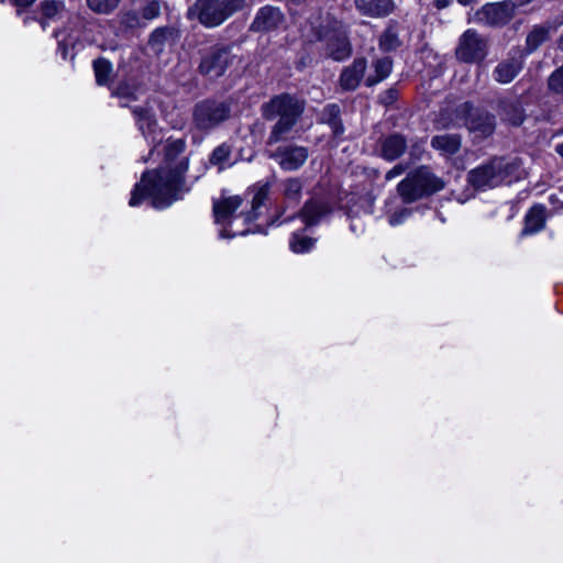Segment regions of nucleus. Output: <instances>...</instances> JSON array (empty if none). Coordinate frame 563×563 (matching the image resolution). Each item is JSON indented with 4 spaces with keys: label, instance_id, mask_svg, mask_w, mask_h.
<instances>
[{
    "label": "nucleus",
    "instance_id": "f257e3e1",
    "mask_svg": "<svg viewBox=\"0 0 563 563\" xmlns=\"http://www.w3.org/2000/svg\"><path fill=\"white\" fill-rule=\"evenodd\" d=\"M185 142L180 139L167 140L164 145V161L158 169L145 172L135 185L129 205L139 206L145 197L152 206L163 209L180 199L189 188L185 183L188 158L183 156Z\"/></svg>",
    "mask_w": 563,
    "mask_h": 563
},
{
    "label": "nucleus",
    "instance_id": "f03ea898",
    "mask_svg": "<svg viewBox=\"0 0 563 563\" xmlns=\"http://www.w3.org/2000/svg\"><path fill=\"white\" fill-rule=\"evenodd\" d=\"M264 196L263 190L258 191L253 198L251 209L247 211L242 210L239 214L235 212L242 206L243 200L241 197L229 196L216 200L213 202L214 221L223 227L220 231V236L231 239L249 233L250 230L246 225L256 219L255 210L262 205Z\"/></svg>",
    "mask_w": 563,
    "mask_h": 563
},
{
    "label": "nucleus",
    "instance_id": "7ed1b4c3",
    "mask_svg": "<svg viewBox=\"0 0 563 563\" xmlns=\"http://www.w3.org/2000/svg\"><path fill=\"white\" fill-rule=\"evenodd\" d=\"M302 112V104L289 95H280L262 106L266 120L278 119L273 125L266 144L273 145L286 139Z\"/></svg>",
    "mask_w": 563,
    "mask_h": 563
},
{
    "label": "nucleus",
    "instance_id": "20e7f679",
    "mask_svg": "<svg viewBox=\"0 0 563 563\" xmlns=\"http://www.w3.org/2000/svg\"><path fill=\"white\" fill-rule=\"evenodd\" d=\"M520 167L518 159L494 157L489 162L472 169L467 174V181L476 189L485 190L501 185Z\"/></svg>",
    "mask_w": 563,
    "mask_h": 563
},
{
    "label": "nucleus",
    "instance_id": "39448f33",
    "mask_svg": "<svg viewBox=\"0 0 563 563\" xmlns=\"http://www.w3.org/2000/svg\"><path fill=\"white\" fill-rule=\"evenodd\" d=\"M444 187L443 181L433 175L426 166H421L411 172L402 179L397 190L402 201L411 203L424 196L441 190Z\"/></svg>",
    "mask_w": 563,
    "mask_h": 563
},
{
    "label": "nucleus",
    "instance_id": "423d86ee",
    "mask_svg": "<svg viewBox=\"0 0 563 563\" xmlns=\"http://www.w3.org/2000/svg\"><path fill=\"white\" fill-rule=\"evenodd\" d=\"M245 0H197L189 9V15H197L208 27L218 26L234 12L245 7Z\"/></svg>",
    "mask_w": 563,
    "mask_h": 563
},
{
    "label": "nucleus",
    "instance_id": "0eeeda50",
    "mask_svg": "<svg viewBox=\"0 0 563 563\" xmlns=\"http://www.w3.org/2000/svg\"><path fill=\"white\" fill-rule=\"evenodd\" d=\"M327 27L319 32L320 40L325 44V55L336 62L349 58L352 54V45L345 26L332 20Z\"/></svg>",
    "mask_w": 563,
    "mask_h": 563
},
{
    "label": "nucleus",
    "instance_id": "6e6552de",
    "mask_svg": "<svg viewBox=\"0 0 563 563\" xmlns=\"http://www.w3.org/2000/svg\"><path fill=\"white\" fill-rule=\"evenodd\" d=\"M230 107L224 102L203 100L195 106L192 119L198 130L209 131L230 117Z\"/></svg>",
    "mask_w": 563,
    "mask_h": 563
},
{
    "label": "nucleus",
    "instance_id": "1a4fd4ad",
    "mask_svg": "<svg viewBox=\"0 0 563 563\" xmlns=\"http://www.w3.org/2000/svg\"><path fill=\"white\" fill-rule=\"evenodd\" d=\"M488 54V41L473 29L466 30L459 38L455 56L462 63H479Z\"/></svg>",
    "mask_w": 563,
    "mask_h": 563
},
{
    "label": "nucleus",
    "instance_id": "9d476101",
    "mask_svg": "<svg viewBox=\"0 0 563 563\" xmlns=\"http://www.w3.org/2000/svg\"><path fill=\"white\" fill-rule=\"evenodd\" d=\"M518 7L511 0L487 3L476 12V18L489 26H504L512 20Z\"/></svg>",
    "mask_w": 563,
    "mask_h": 563
},
{
    "label": "nucleus",
    "instance_id": "9b49d317",
    "mask_svg": "<svg viewBox=\"0 0 563 563\" xmlns=\"http://www.w3.org/2000/svg\"><path fill=\"white\" fill-rule=\"evenodd\" d=\"M232 60L233 55L229 48L223 46H213L203 54L199 65V70L202 75L209 78H218L225 73Z\"/></svg>",
    "mask_w": 563,
    "mask_h": 563
},
{
    "label": "nucleus",
    "instance_id": "f8f14e48",
    "mask_svg": "<svg viewBox=\"0 0 563 563\" xmlns=\"http://www.w3.org/2000/svg\"><path fill=\"white\" fill-rule=\"evenodd\" d=\"M308 156V148L296 144L282 145L268 153V157L274 159L285 172L299 169L307 162Z\"/></svg>",
    "mask_w": 563,
    "mask_h": 563
},
{
    "label": "nucleus",
    "instance_id": "ddd939ff",
    "mask_svg": "<svg viewBox=\"0 0 563 563\" xmlns=\"http://www.w3.org/2000/svg\"><path fill=\"white\" fill-rule=\"evenodd\" d=\"M525 56L519 49H511L505 59H501L493 69L492 76L501 85L511 82L523 69Z\"/></svg>",
    "mask_w": 563,
    "mask_h": 563
},
{
    "label": "nucleus",
    "instance_id": "4468645a",
    "mask_svg": "<svg viewBox=\"0 0 563 563\" xmlns=\"http://www.w3.org/2000/svg\"><path fill=\"white\" fill-rule=\"evenodd\" d=\"M285 22L282 10L274 5H265L258 9L250 26L253 32L268 33L277 30Z\"/></svg>",
    "mask_w": 563,
    "mask_h": 563
},
{
    "label": "nucleus",
    "instance_id": "2eb2a0df",
    "mask_svg": "<svg viewBox=\"0 0 563 563\" xmlns=\"http://www.w3.org/2000/svg\"><path fill=\"white\" fill-rule=\"evenodd\" d=\"M466 125L470 132L475 133L478 137H487L495 131V117L485 111L470 112Z\"/></svg>",
    "mask_w": 563,
    "mask_h": 563
},
{
    "label": "nucleus",
    "instance_id": "dca6fc26",
    "mask_svg": "<svg viewBox=\"0 0 563 563\" xmlns=\"http://www.w3.org/2000/svg\"><path fill=\"white\" fill-rule=\"evenodd\" d=\"M357 11L369 18H384L395 9L393 0H355Z\"/></svg>",
    "mask_w": 563,
    "mask_h": 563
},
{
    "label": "nucleus",
    "instance_id": "f3484780",
    "mask_svg": "<svg viewBox=\"0 0 563 563\" xmlns=\"http://www.w3.org/2000/svg\"><path fill=\"white\" fill-rule=\"evenodd\" d=\"M366 69V59L365 58H356L352 63V65L345 67L340 76V86L344 90H355Z\"/></svg>",
    "mask_w": 563,
    "mask_h": 563
},
{
    "label": "nucleus",
    "instance_id": "a211bd4d",
    "mask_svg": "<svg viewBox=\"0 0 563 563\" xmlns=\"http://www.w3.org/2000/svg\"><path fill=\"white\" fill-rule=\"evenodd\" d=\"M408 144L404 135L394 133L382 140L380 155L384 159L393 162L399 158L407 150Z\"/></svg>",
    "mask_w": 563,
    "mask_h": 563
},
{
    "label": "nucleus",
    "instance_id": "6ab92c4d",
    "mask_svg": "<svg viewBox=\"0 0 563 563\" xmlns=\"http://www.w3.org/2000/svg\"><path fill=\"white\" fill-rule=\"evenodd\" d=\"M554 29L550 24L533 25L526 37L525 53L527 55L536 52L543 43L550 40Z\"/></svg>",
    "mask_w": 563,
    "mask_h": 563
},
{
    "label": "nucleus",
    "instance_id": "aec40b11",
    "mask_svg": "<svg viewBox=\"0 0 563 563\" xmlns=\"http://www.w3.org/2000/svg\"><path fill=\"white\" fill-rule=\"evenodd\" d=\"M331 212L328 203L319 200H311L305 203L300 217L307 227L318 224L322 218Z\"/></svg>",
    "mask_w": 563,
    "mask_h": 563
},
{
    "label": "nucleus",
    "instance_id": "412c9836",
    "mask_svg": "<svg viewBox=\"0 0 563 563\" xmlns=\"http://www.w3.org/2000/svg\"><path fill=\"white\" fill-rule=\"evenodd\" d=\"M499 108V115L503 121L512 125H520L525 121V110L519 101H501Z\"/></svg>",
    "mask_w": 563,
    "mask_h": 563
},
{
    "label": "nucleus",
    "instance_id": "4be33fe9",
    "mask_svg": "<svg viewBox=\"0 0 563 563\" xmlns=\"http://www.w3.org/2000/svg\"><path fill=\"white\" fill-rule=\"evenodd\" d=\"M42 26L45 29L47 22H56L67 15V10L62 0H44L41 3Z\"/></svg>",
    "mask_w": 563,
    "mask_h": 563
},
{
    "label": "nucleus",
    "instance_id": "5701e85b",
    "mask_svg": "<svg viewBox=\"0 0 563 563\" xmlns=\"http://www.w3.org/2000/svg\"><path fill=\"white\" fill-rule=\"evenodd\" d=\"M431 146L442 155L451 156L461 148V137L457 134L435 135L431 140Z\"/></svg>",
    "mask_w": 563,
    "mask_h": 563
},
{
    "label": "nucleus",
    "instance_id": "b1692460",
    "mask_svg": "<svg viewBox=\"0 0 563 563\" xmlns=\"http://www.w3.org/2000/svg\"><path fill=\"white\" fill-rule=\"evenodd\" d=\"M545 223V207L541 205L533 206L525 219L522 235L534 234L541 231Z\"/></svg>",
    "mask_w": 563,
    "mask_h": 563
},
{
    "label": "nucleus",
    "instance_id": "393cba45",
    "mask_svg": "<svg viewBox=\"0 0 563 563\" xmlns=\"http://www.w3.org/2000/svg\"><path fill=\"white\" fill-rule=\"evenodd\" d=\"M232 148L229 144L222 143L218 145L209 156V164L218 168L219 172L224 170L233 165L231 161Z\"/></svg>",
    "mask_w": 563,
    "mask_h": 563
},
{
    "label": "nucleus",
    "instance_id": "a878e982",
    "mask_svg": "<svg viewBox=\"0 0 563 563\" xmlns=\"http://www.w3.org/2000/svg\"><path fill=\"white\" fill-rule=\"evenodd\" d=\"M178 33L174 27H157L151 34L148 45L155 53H161L165 44L169 41H174Z\"/></svg>",
    "mask_w": 563,
    "mask_h": 563
},
{
    "label": "nucleus",
    "instance_id": "bb28decb",
    "mask_svg": "<svg viewBox=\"0 0 563 563\" xmlns=\"http://www.w3.org/2000/svg\"><path fill=\"white\" fill-rule=\"evenodd\" d=\"M375 76H368L366 79L367 86H374L378 84L379 81L386 79L393 68L391 59L388 57L379 58L374 62L373 64Z\"/></svg>",
    "mask_w": 563,
    "mask_h": 563
},
{
    "label": "nucleus",
    "instance_id": "cd10ccee",
    "mask_svg": "<svg viewBox=\"0 0 563 563\" xmlns=\"http://www.w3.org/2000/svg\"><path fill=\"white\" fill-rule=\"evenodd\" d=\"M340 108L336 104H329L323 110V120L331 126L335 135L343 133V125L339 119Z\"/></svg>",
    "mask_w": 563,
    "mask_h": 563
},
{
    "label": "nucleus",
    "instance_id": "c85d7f7f",
    "mask_svg": "<svg viewBox=\"0 0 563 563\" xmlns=\"http://www.w3.org/2000/svg\"><path fill=\"white\" fill-rule=\"evenodd\" d=\"M93 69L97 84L106 85L112 70L111 64L104 58H99L93 62Z\"/></svg>",
    "mask_w": 563,
    "mask_h": 563
},
{
    "label": "nucleus",
    "instance_id": "c756f323",
    "mask_svg": "<svg viewBox=\"0 0 563 563\" xmlns=\"http://www.w3.org/2000/svg\"><path fill=\"white\" fill-rule=\"evenodd\" d=\"M290 249L295 253H305L313 247L314 241L299 233H294L290 239Z\"/></svg>",
    "mask_w": 563,
    "mask_h": 563
},
{
    "label": "nucleus",
    "instance_id": "7c9ffc66",
    "mask_svg": "<svg viewBox=\"0 0 563 563\" xmlns=\"http://www.w3.org/2000/svg\"><path fill=\"white\" fill-rule=\"evenodd\" d=\"M302 184L299 178H288L284 181V195L288 200L297 201L300 197Z\"/></svg>",
    "mask_w": 563,
    "mask_h": 563
},
{
    "label": "nucleus",
    "instance_id": "2f4dec72",
    "mask_svg": "<svg viewBox=\"0 0 563 563\" xmlns=\"http://www.w3.org/2000/svg\"><path fill=\"white\" fill-rule=\"evenodd\" d=\"M121 0H87L88 7L97 12L107 14L113 11Z\"/></svg>",
    "mask_w": 563,
    "mask_h": 563
},
{
    "label": "nucleus",
    "instance_id": "473e14b6",
    "mask_svg": "<svg viewBox=\"0 0 563 563\" xmlns=\"http://www.w3.org/2000/svg\"><path fill=\"white\" fill-rule=\"evenodd\" d=\"M398 34L394 27H388L379 40V46L384 51H391L399 46Z\"/></svg>",
    "mask_w": 563,
    "mask_h": 563
},
{
    "label": "nucleus",
    "instance_id": "72a5a7b5",
    "mask_svg": "<svg viewBox=\"0 0 563 563\" xmlns=\"http://www.w3.org/2000/svg\"><path fill=\"white\" fill-rule=\"evenodd\" d=\"M548 89L552 93L563 95V65L556 68L548 78Z\"/></svg>",
    "mask_w": 563,
    "mask_h": 563
},
{
    "label": "nucleus",
    "instance_id": "f704fd0d",
    "mask_svg": "<svg viewBox=\"0 0 563 563\" xmlns=\"http://www.w3.org/2000/svg\"><path fill=\"white\" fill-rule=\"evenodd\" d=\"M133 114L137 119L140 123V129L145 134V126L148 131H152V126L155 125V120L153 119L152 113L150 110L145 108H135L133 109Z\"/></svg>",
    "mask_w": 563,
    "mask_h": 563
},
{
    "label": "nucleus",
    "instance_id": "c9c22d12",
    "mask_svg": "<svg viewBox=\"0 0 563 563\" xmlns=\"http://www.w3.org/2000/svg\"><path fill=\"white\" fill-rule=\"evenodd\" d=\"M161 14V4L158 1H151L142 9V16L145 20H153Z\"/></svg>",
    "mask_w": 563,
    "mask_h": 563
},
{
    "label": "nucleus",
    "instance_id": "e433bc0d",
    "mask_svg": "<svg viewBox=\"0 0 563 563\" xmlns=\"http://www.w3.org/2000/svg\"><path fill=\"white\" fill-rule=\"evenodd\" d=\"M409 214H410L409 209H402L398 212H395L389 218L390 225H398V224L402 223L404 220L409 217Z\"/></svg>",
    "mask_w": 563,
    "mask_h": 563
},
{
    "label": "nucleus",
    "instance_id": "4c0bfd02",
    "mask_svg": "<svg viewBox=\"0 0 563 563\" xmlns=\"http://www.w3.org/2000/svg\"><path fill=\"white\" fill-rule=\"evenodd\" d=\"M407 169L406 165L397 164L390 170H388L385 175L386 180H391L393 178L400 176Z\"/></svg>",
    "mask_w": 563,
    "mask_h": 563
},
{
    "label": "nucleus",
    "instance_id": "58836bf2",
    "mask_svg": "<svg viewBox=\"0 0 563 563\" xmlns=\"http://www.w3.org/2000/svg\"><path fill=\"white\" fill-rule=\"evenodd\" d=\"M422 144L416 142L413 143L411 146H410V156L413 158V159H419L420 156H421V153H422Z\"/></svg>",
    "mask_w": 563,
    "mask_h": 563
},
{
    "label": "nucleus",
    "instance_id": "ea45409f",
    "mask_svg": "<svg viewBox=\"0 0 563 563\" xmlns=\"http://www.w3.org/2000/svg\"><path fill=\"white\" fill-rule=\"evenodd\" d=\"M35 0H14V3L19 8H25L31 5Z\"/></svg>",
    "mask_w": 563,
    "mask_h": 563
},
{
    "label": "nucleus",
    "instance_id": "a19ab883",
    "mask_svg": "<svg viewBox=\"0 0 563 563\" xmlns=\"http://www.w3.org/2000/svg\"><path fill=\"white\" fill-rule=\"evenodd\" d=\"M451 2H452V0H434L435 7H437L438 9H444V8H446Z\"/></svg>",
    "mask_w": 563,
    "mask_h": 563
},
{
    "label": "nucleus",
    "instance_id": "79ce46f5",
    "mask_svg": "<svg viewBox=\"0 0 563 563\" xmlns=\"http://www.w3.org/2000/svg\"><path fill=\"white\" fill-rule=\"evenodd\" d=\"M316 0H291L295 5H311Z\"/></svg>",
    "mask_w": 563,
    "mask_h": 563
},
{
    "label": "nucleus",
    "instance_id": "37998d69",
    "mask_svg": "<svg viewBox=\"0 0 563 563\" xmlns=\"http://www.w3.org/2000/svg\"><path fill=\"white\" fill-rule=\"evenodd\" d=\"M115 95L118 97H128L129 96V92H128V88L126 87H119L115 91Z\"/></svg>",
    "mask_w": 563,
    "mask_h": 563
},
{
    "label": "nucleus",
    "instance_id": "c03bdc74",
    "mask_svg": "<svg viewBox=\"0 0 563 563\" xmlns=\"http://www.w3.org/2000/svg\"><path fill=\"white\" fill-rule=\"evenodd\" d=\"M126 23L129 24V26H133V22L132 21H137V18H136V14L135 13H128L126 14Z\"/></svg>",
    "mask_w": 563,
    "mask_h": 563
},
{
    "label": "nucleus",
    "instance_id": "a18cd8bd",
    "mask_svg": "<svg viewBox=\"0 0 563 563\" xmlns=\"http://www.w3.org/2000/svg\"><path fill=\"white\" fill-rule=\"evenodd\" d=\"M555 151L561 157H563V142L555 146Z\"/></svg>",
    "mask_w": 563,
    "mask_h": 563
},
{
    "label": "nucleus",
    "instance_id": "49530a36",
    "mask_svg": "<svg viewBox=\"0 0 563 563\" xmlns=\"http://www.w3.org/2000/svg\"><path fill=\"white\" fill-rule=\"evenodd\" d=\"M477 0H457V2L462 5H468V4H472L473 2H476Z\"/></svg>",
    "mask_w": 563,
    "mask_h": 563
},
{
    "label": "nucleus",
    "instance_id": "de8ad7c7",
    "mask_svg": "<svg viewBox=\"0 0 563 563\" xmlns=\"http://www.w3.org/2000/svg\"><path fill=\"white\" fill-rule=\"evenodd\" d=\"M387 93H388L389 100H394L396 98V91L389 90Z\"/></svg>",
    "mask_w": 563,
    "mask_h": 563
},
{
    "label": "nucleus",
    "instance_id": "09e8293b",
    "mask_svg": "<svg viewBox=\"0 0 563 563\" xmlns=\"http://www.w3.org/2000/svg\"><path fill=\"white\" fill-rule=\"evenodd\" d=\"M558 47L563 51V35L560 37L559 42H558Z\"/></svg>",
    "mask_w": 563,
    "mask_h": 563
},
{
    "label": "nucleus",
    "instance_id": "8fccbe9b",
    "mask_svg": "<svg viewBox=\"0 0 563 563\" xmlns=\"http://www.w3.org/2000/svg\"><path fill=\"white\" fill-rule=\"evenodd\" d=\"M463 109H464V110H467V111H471V110H472V107H471V104H470V103H467V102H466V103H464V104H463Z\"/></svg>",
    "mask_w": 563,
    "mask_h": 563
},
{
    "label": "nucleus",
    "instance_id": "3c124183",
    "mask_svg": "<svg viewBox=\"0 0 563 563\" xmlns=\"http://www.w3.org/2000/svg\"><path fill=\"white\" fill-rule=\"evenodd\" d=\"M62 54H63V57L65 58V57H66V51H65V48H63V53H62Z\"/></svg>",
    "mask_w": 563,
    "mask_h": 563
},
{
    "label": "nucleus",
    "instance_id": "603ef678",
    "mask_svg": "<svg viewBox=\"0 0 563 563\" xmlns=\"http://www.w3.org/2000/svg\"><path fill=\"white\" fill-rule=\"evenodd\" d=\"M59 34H60L59 32H55V37H57V38H58V37H59Z\"/></svg>",
    "mask_w": 563,
    "mask_h": 563
}]
</instances>
